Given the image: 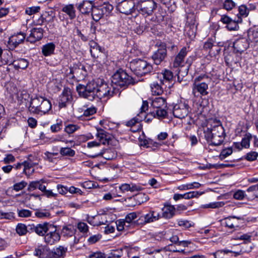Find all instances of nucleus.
Here are the masks:
<instances>
[{
  "label": "nucleus",
  "mask_w": 258,
  "mask_h": 258,
  "mask_svg": "<svg viewBox=\"0 0 258 258\" xmlns=\"http://www.w3.org/2000/svg\"><path fill=\"white\" fill-rule=\"evenodd\" d=\"M106 135L105 134V132L103 130H100V131H98L97 137L99 139V143H100V144H105V142L106 141Z\"/></svg>",
  "instance_id": "62"
},
{
  "label": "nucleus",
  "mask_w": 258,
  "mask_h": 258,
  "mask_svg": "<svg viewBox=\"0 0 258 258\" xmlns=\"http://www.w3.org/2000/svg\"><path fill=\"white\" fill-rule=\"evenodd\" d=\"M178 73L177 79L179 81H181L183 78L185 77L188 72L189 66H181V67H178Z\"/></svg>",
  "instance_id": "39"
},
{
  "label": "nucleus",
  "mask_w": 258,
  "mask_h": 258,
  "mask_svg": "<svg viewBox=\"0 0 258 258\" xmlns=\"http://www.w3.org/2000/svg\"><path fill=\"white\" fill-rule=\"evenodd\" d=\"M189 113V106L186 103H180L174 106L173 114L175 117L182 119Z\"/></svg>",
  "instance_id": "9"
},
{
  "label": "nucleus",
  "mask_w": 258,
  "mask_h": 258,
  "mask_svg": "<svg viewBox=\"0 0 258 258\" xmlns=\"http://www.w3.org/2000/svg\"><path fill=\"white\" fill-rule=\"evenodd\" d=\"M59 153L63 156L72 157L75 155L76 152L71 148L62 147L60 149Z\"/></svg>",
  "instance_id": "43"
},
{
  "label": "nucleus",
  "mask_w": 258,
  "mask_h": 258,
  "mask_svg": "<svg viewBox=\"0 0 258 258\" xmlns=\"http://www.w3.org/2000/svg\"><path fill=\"white\" fill-rule=\"evenodd\" d=\"M77 228L80 232L83 233H86L89 231L88 226L84 222H79L77 224Z\"/></svg>",
  "instance_id": "60"
},
{
  "label": "nucleus",
  "mask_w": 258,
  "mask_h": 258,
  "mask_svg": "<svg viewBox=\"0 0 258 258\" xmlns=\"http://www.w3.org/2000/svg\"><path fill=\"white\" fill-rule=\"evenodd\" d=\"M233 152V150L232 147H228L225 149H223L219 156V158L220 160H223L227 157L231 155Z\"/></svg>",
  "instance_id": "50"
},
{
  "label": "nucleus",
  "mask_w": 258,
  "mask_h": 258,
  "mask_svg": "<svg viewBox=\"0 0 258 258\" xmlns=\"http://www.w3.org/2000/svg\"><path fill=\"white\" fill-rule=\"evenodd\" d=\"M249 14V9L245 5H241L238 8V14L237 17H246Z\"/></svg>",
  "instance_id": "51"
},
{
  "label": "nucleus",
  "mask_w": 258,
  "mask_h": 258,
  "mask_svg": "<svg viewBox=\"0 0 258 258\" xmlns=\"http://www.w3.org/2000/svg\"><path fill=\"white\" fill-rule=\"evenodd\" d=\"M236 6V3L233 0H224L223 7L227 11L232 10Z\"/></svg>",
  "instance_id": "52"
},
{
  "label": "nucleus",
  "mask_w": 258,
  "mask_h": 258,
  "mask_svg": "<svg viewBox=\"0 0 258 258\" xmlns=\"http://www.w3.org/2000/svg\"><path fill=\"white\" fill-rule=\"evenodd\" d=\"M26 38V34L23 32H20L10 37L8 41L9 44L16 48L18 45L23 42Z\"/></svg>",
  "instance_id": "20"
},
{
  "label": "nucleus",
  "mask_w": 258,
  "mask_h": 258,
  "mask_svg": "<svg viewBox=\"0 0 258 258\" xmlns=\"http://www.w3.org/2000/svg\"><path fill=\"white\" fill-rule=\"evenodd\" d=\"M76 90L80 97L91 101L97 99L108 100L119 92V89L115 86L99 79L89 81L86 85L79 84Z\"/></svg>",
  "instance_id": "1"
},
{
  "label": "nucleus",
  "mask_w": 258,
  "mask_h": 258,
  "mask_svg": "<svg viewBox=\"0 0 258 258\" xmlns=\"http://www.w3.org/2000/svg\"><path fill=\"white\" fill-rule=\"evenodd\" d=\"M42 182H43L42 180L30 182L28 185V190L31 191L38 188L41 191H44L45 190L46 186L42 184Z\"/></svg>",
  "instance_id": "32"
},
{
  "label": "nucleus",
  "mask_w": 258,
  "mask_h": 258,
  "mask_svg": "<svg viewBox=\"0 0 258 258\" xmlns=\"http://www.w3.org/2000/svg\"><path fill=\"white\" fill-rule=\"evenodd\" d=\"M167 108H161L156 109L153 111H150V114L153 117H157L159 119L164 118L167 116Z\"/></svg>",
  "instance_id": "28"
},
{
  "label": "nucleus",
  "mask_w": 258,
  "mask_h": 258,
  "mask_svg": "<svg viewBox=\"0 0 258 258\" xmlns=\"http://www.w3.org/2000/svg\"><path fill=\"white\" fill-rule=\"evenodd\" d=\"M68 251V248L62 245L53 248L48 255L49 258H64Z\"/></svg>",
  "instance_id": "19"
},
{
  "label": "nucleus",
  "mask_w": 258,
  "mask_h": 258,
  "mask_svg": "<svg viewBox=\"0 0 258 258\" xmlns=\"http://www.w3.org/2000/svg\"><path fill=\"white\" fill-rule=\"evenodd\" d=\"M258 153L257 152L251 151L246 154L245 159L248 161H253L256 159Z\"/></svg>",
  "instance_id": "61"
},
{
  "label": "nucleus",
  "mask_w": 258,
  "mask_h": 258,
  "mask_svg": "<svg viewBox=\"0 0 258 258\" xmlns=\"http://www.w3.org/2000/svg\"><path fill=\"white\" fill-rule=\"evenodd\" d=\"M17 98L21 103L27 104L30 98V94L26 90L19 91L17 94Z\"/></svg>",
  "instance_id": "38"
},
{
  "label": "nucleus",
  "mask_w": 258,
  "mask_h": 258,
  "mask_svg": "<svg viewBox=\"0 0 258 258\" xmlns=\"http://www.w3.org/2000/svg\"><path fill=\"white\" fill-rule=\"evenodd\" d=\"M60 239L59 233L55 229L53 231L49 232L44 236L45 242L50 245H52L58 242Z\"/></svg>",
  "instance_id": "21"
},
{
  "label": "nucleus",
  "mask_w": 258,
  "mask_h": 258,
  "mask_svg": "<svg viewBox=\"0 0 258 258\" xmlns=\"http://www.w3.org/2000/svg\"><path fill=\"white\" fill-rule=\"evenodd\" d=\"M161 84H162L161 83L159 84L155 82H153L151 84L150 87L152 94L155 95H160L162 94L163 92V89L161 86Z\"/></svg>",
  "instance_id": "37"
},
{
  "label": "nucleus",
  "mask_w": 258,
  "mask_h": 258,
  "mask_svg": "<svg viewBox=\"0 0 258 258\" xmlns=\"http://www.w3.org/2000/svg\"><path fill=\"white\" fill-rule=\"evenodd\" d=\"M242 190L238 189L234 192L233 195L234 199L237 200H243L244 199H247V192Z\"/></svg>",
  "instance_id": "46"
},
{
  "label": "nucleus",
  "mask_w": 258,
  "mask_h": 258,
  "mask_svg": "<svg viewBox=\"0 0 258 258\" xmlns=\"http://www.w3.org/2000/svg\"><path fill=\"white\" fill-rule=\"evenodd\" d=\"M165 238L169 239L171 242L174 243L176 245L179 241V237L176 235H174L172 229L165 232Z\"/></svg>",
  "instance_id": "44"
},
{
  "label": "nucleus",
  "mask_w": 258,
  "mask_h": 258,
  "mask_svg": "<svg viewBox=\"0 0 258 258\" xmlns=\"http://www.w3.org/2000/svg\"><path fill=\"white\" fill-rule=\"evenodd\" d=\"M94 6L93 1H83L76 4V7L79 12L84 15H89L92 11Z\"/></svg>",
  "instance_id": "12"
},
{
  "label": "nucleus",
  "mask_w": 258,
  "mask_h": 258,
  "mask_svg": "<svg viewBox=\"0 0 258 258\" xmlns=\"http://www.w3.org/2000/svg\"><path fill=\"white\" fill-rule=\"evenodd\" d=\"M111 82L114 85L120 87H126L135 83L133 78L122 69H119L113 74Z\"/></svg>",
  "instance_id": "5"
},
{
  "label": "nucleus",
  "mask_w": 258,
  "mask_h": 258,
  "mask_svg": "<svg viewBox=\"0 0 258 258\" xmlns=\"http://www.w3.org/2000/svg\"><path fill=\"white\" fill-rule=\"evenodd\" d=\"M24 168L23 173L27 175H30L34 172L33 167L36 164L30 160L25 161L23 162Z\"/></svg>",
  "instance_id": "33"
},
{
  "label": "nucleus",
  "mask_w": 258,
  "mask_h": 258,
  "mask_svg": "<svg viewBox=\"0 0 258 258\" xmlns=\"http://www.w3.org/2000/svg\"><path fill=\"white\" fill-rule=\"evenodd\" d=\"M43 16H44L45 22L47 23V25H48V26H46L47 29L48 30L54 28V24L52 23L54 22L55 16H50L47 13H46L45 14L43 15Z\"/></svg>",
  "instance_id": "45"
},
{
  "label": "nucleus",
  "mask_w": 258,
  "mask_h": 258,
  "mask_svg": "<svg viewBox=\"0 0 258 258\" xmlns=\"http://www.w3.org/2000/svg\"><path fill=\"white\" fill-rule=\"evenodd\" d=\"M73 99L71 90L68 87L64 88L62 93L59 96L58 106L64 108L71 104Z\"/></svg>",
  "instance_id": "8"
},
{
  "label": "nucleus",
  "mask_w": 258,
  "mask_h": 258,
  "mask_svg": "<svg viewBox=\"0 0 258 258\" xmlns=\"http://www.w3.org/2000/svg\"><path fill=\"white\" fill-rule=\"evenodd\" d=\"M61 11L64 13L70 20H74L76 17V11L74 5L68 4L64 5Z\"/></svg>",
  "instance_id": "25"
},
{
  "label": "nucleus",
  "mask_w": 258,
  "mask_h": 258,
  "mask_svg": "<svg viewBox=\"0 0 258 258\" xmlns=\"http://www.w3.org/2000/svg\"><path fill=\"white\" fill-rule=\"evenodd\" d=\"M119 188L122 193L129 191L131 192L139 191L142 189L141 186L133 183L122 184L119 186Z\"/></svg>",
  "instance_id": "22"
},
{
  "label": "nucleus",
  "mask_w": 258,
  "mask_h": 258,
  "mask_svg": "<svg viewBox=\"0 0 258 258\" xmlns=\"http://www.w3.org/2000/svg\"><path fill=\"white\" fill-rule=\"evenodd\" d=\"M40 10L39 6H33L27 8L25 9V13L28 15H32L38 13Z\"/></svg>",
  "instance_id": "59"
},
{
  "label": "nucleus",
  "mask_w": 258,
  "mask_h": 258,
  "mask_svg": "<svg viewBox=\"0 0 258 258\" xmlns=\"http://www.w3.org/2000/svg\"><path fill=\"white\" fill-rule=\"evenodd\" d=\"M29 65V61L25 58H19L14 60L12 62L9 64V66H13L15 70L19 69L25 70Z\"/></svg>",
  "instance_id": "24"
},
{
  "label": "nucleus",
  "mask_w": 258,
  "mask_h": 258,
  "mask_svg": "<svg viewBox=\"0 0 258 258\" xmlns=\"http://www.w3.org/2000/svg\"><path fill=\"white\" fill-rule=\"evenodd\" d=\"M103 14L105 15H108L113 9L112 5L109 3L104 4L102 6H100Z\"/></svg>",
  "instance_id": "56"
},
{
  "label": "nucleus",
  "mask_w": 258,
  "mask_h": 258,
  "mask_svg": "<svg viewBox=\"0 0 258 258\" xmlns=\"http://www.w3.org/2000/svg\"><path fill=\"white\" fill-rule=\"evenodd\" d=\"M248 40L251 42L258 41V31L256 30H252L248 32Z\"/></svg>",
  "instance_id": "55"
},
{
  "label": "nucleus",
  "mask_w": 258,
  "mask_h": 258,
  "mask_svg": "<svg viewBox=\"0 0 258 258\" xmlns=\"http://www.w3.org/2000/svg\"><path fill=\"white\" fill-rule=\"evenodd\" d=\"M90 53L92 57H98L99 54L101 52V47L96 42L91 41L89 43Z\"/></svg>",
  "instance_id": "31"
},
{
  "label": "nucleus",
  "mask_w": 258,
  "mask_h": 258,
  "mask_svg": "<svg viewBox=\"0 0 258 258\" xmlns=\"http://www.w3.org/2000/svg\"><path fill=\"white\" fill-rule=\"evenodd\" d=\"M18 216L21 218H28L31 216L32 212L27 209H17Z\"/></svg>",
  "instance_id": "49"
},
{
  "label": "nucleus",
  "mask_w": 258,
  "mask_h": 258,
  "mask_svg": "<svg viewBox=\"0 0 258 258\" xmlns=\"http://www.w3.org/2000/svg\"><path fill=\"white\" fill-rule=\"evenodd\" d=\"M156 5L153 0H140L136 9L143 15L149 16L152 14Z\"/></svg>",
  "instance_id": "7"
},
{
  "label": "nucleus",
  "mask_w": 258,
  "mask_h": 258,
  "mask_svg": "<svg viewBox=\"0 0 258 258\" xmlns=\"http://www.w3.org/2000/svg\"><path fill=\"white\" fill-rule=\"evenodd\" d=\"M162 213L161 217L166 219H170L175 215V207L171 205H165L162 209Z\"/></svg>",
  "instance_id": "23"
},
{
  "label": "nucleus",
  "mask_w": 258,
  "mask_h": 258,
  "mask_svg": "<svg viewBox=\"0 0 258 258\" xmlns=\"http://www.w3.org/2000/svg\"><path fill=\"white\" fill-rule=\"evenodd\" d=\"M55 46L52 42L48 43L42 47V53L45 56H50L54 53Z\"/></svg>",
  "instance_id": "30"
},
{
  "label": "nucleus",
  "mask_w": 258,
  "mask_h": 258,
  "mask_svg": "<svg viewBox=\"0 0 258 258\" xmlns=\"http://www.w3.org/2000/svg\"><path fill=\"white\" fill-rule=\"evenodd\" d=\"M44 30L42 28H34L31 30L29 36L27 38V41L31 43L39 41L43 37Z\"/></svg>",
  "instance_id": "17"
},
{
  "label": "nucleus",
  "mask_w": 258,
  "mask_h": 258,
  "mask_svg": "<svg viewBox=\"0 0 258 258\" xmlns=\"http://www.w3.org/2000/svg\"><path fill=\"white\" fill-rule=\"evenodd\" d=\"M229 252L232 253V251L227 249L221 250L214 253V255L215 258H224V255Z\"/></svg>",
  "instance_id": "64"
},
{
  "label": "nucleus",
  "mask_w": 258,
  "mask_h": 258,
  "mask_svg": "<svg viewBox=\"0 0 258 258\" xmlns=\"http://www.w3.org/2000/svg\"><path fill=\"white\" fill-rule=\"evenodd\" d=\"M116 226L118 231H121L127 230L129 226L123 219H120L116 222Z\"/></svg>",
  "instance_id": "54"
},
{
  "label": "nucleus",
  "mask_w": 258,
  "mask_h": 258,
  "mask_svg": "<svg viewBox=\"0 0 258 258\" xmlns=\"http://www.w3.org/2000/svg\"><path fill=\"white\" fill-rule=\"evenodd\" d=\"M97 111V108L92 106L85 109L83 112V115L85 116H90L94 114Z\"/></svg>",
  "instance_id": "63"
},
{
  "label": "nucleus",
  "mask_w": 258,
  "mask_h": 258,
  "mask_svg": "<svg viewBox=\"0 0 258 258\" xmlns=\"http://www.w3.org/2000/svg\"><path fill=\"white\" fill-rule=\"evenodd\" d=\"M242 22V18L239 16L234 20H232L229 22V23L226 25V27L230 31H236L239 28L238 25L239 23H241Z\"/></svg>",
  "instance_id": "34"
},
{
  "label": "nucleus",
  "mask_w": 258,
  "mask_h": 258,
  "mask_svg": "<svg viewBox=\"0 0 258 258\" xmlns=\"http://www.w3.org/2000/svg\"><path fill=\"white\" fill-rule=\"evenodd\" d=\"M99 156H101L104 159L108 160H112L115 157L114 153L109 149H106L103 152L101 151L97 154H96L93 156V157H97Z\"/></svg>",
  "instance_id": "36"
},
{
  "label": "nucleus",
  "mask_w": 258,
  "mask_h": 258,
  "mask_svg": "<svg viewBox=\"0 0 258 258\" xmlns=\"http://www.w3.org/2000/svg\"><path fill=\"white\" fill-rule=\"evenodd\" d=\"M131 70L137 76H143L153 70L152 66L146 61L141 59H134L130 63Z\"/></svg>",
  "instance_id": "4"
},
{
  "label": "nucleus",
  "mask_w": 258,
  "mask_h": 258,
  "mask_svg": "<svg viewBox=\"0 0 258 258\" xmlns=\"http://www.w3.org/2000/svg\"><path fill=\"white\" fill-rule=\"evenodd\" d=\"M243 220L242 217L229 216L224 219V225L231 229H236L240 226L239 221Z\"/></svg>",
  "instance_id": "13"
},
{
  "label": "nucleus",
  "mask_w": 258,
  "mask_h": 258,
  "mask_svg": "<svg viewBox=\"0 0 258 258\" xmlns=\"http://www.w3.org/2000/svg\"><path fill=\"white\" fill-rule=\"evenodd\" d=\"M49 100L42 96H36L31 99L29 111L33 114H45L51 109Z\"/></svg>",
  "instance_id": "3"
},
{
  "label": "nucleus",
  "mask_w": 258,
  "mask_h": 258,
  "mask_svg": "<svg viewBox=\"0 0 258 258\" xmlns=\"http://www.w3.org/2000/svg\"><path fill=\"white\" fill-rule=\"evenodd\" d=\"M29 231L31 232H35L40 236L45 235V234L48 230V224L44 223L43 224H38L37 225H28Z\"/></svg>",
  "instance_id": "15"
},
{
  "label": "nucleus",
  "mask_w": 258,
  "mask_h": 258,
  "mask_svg": "<svg viewBox=\"0 0 258 258\" xmlns=\"http://www.w3.org/2000/svg\"><path fill=\"white\" fill-rule=\"evenodd\" d=\"M160 76L161 77L163 78V79L160 80V83L163 85L168 86V87H169L170 82L172 80L173 77L172 73L169 70H165Z\"/></svg>",
  "instance_id": "26"
},
{
  "label": "nucleus",
  "mask_w": 258,
  "mask_h": 258,
  "mask_svg": "<svg viewBox=\"0 0 258 258\" xmlns=\"http://www.w3.org/2000/svg\"><path fill=\"white\" fill-rule=\"evenodd\" d=\"M161 218V215L155 211H151L146 215L140 216L137 222L141 224L155 222Z\"/></svg>",
  "instance_id": "10"
},
{
  "label": "nucleus",
  "mask_w": 258,
  "mask_h": 258,
  "mask_svg": "<svg viewBox=\"0 0 258 258\" xmlns=\"http://www.w3.org/2000/svg\"><path fill=\"white\" fill-rule=\"evenodd\" d=\"M225 205L224 202H213L208 204H205L202 206L204 208H218L220 207H222Z\"/></svg>",
  "instance_id": "53"
},
{
  "label": "nucleus",
  "mask_w": 258,
  "mask_h": 258,
  "mask_svg": "<svg viewBox=\"0 0 258 258\" xmlns=\"http://www.w3.org/2000/svg\"><path fill=\"white\" fill-rule=\"evenodd\" d=\"M211 82V79L206 75H201L196 77L194 80L193 84V92L199 93L203 96L208 94L207 90L208 85Z\"/></svg>",
  "instance_id": "6"
},
{
  "label": "nucleus",
  "mask_w": 258,
  "mask_h": 258,
  "mask_svg": "<svg viewBox=\"0 0 258 258\" xmlns=\"http://www.w3.org/2000/svg\"><path fill=\"white\" fill-rule=\"evenodd\" d=\"M135 4L133 0H125L117 5L118 10L121 13L129 15L134 11Z\"/></svg>",
  "instance_id": "11"
},
{
  "label": "nucleus",
  "mask_w": 258,
  "mask_h": 258,
  "mask_svg": "<svg viewBox=\"0 0 258 258\" xmlns=\"http://www.w3.org/2000/svg\"><path fill=\"white\" fill-rule=\"evenodd\" d=\"M187 50L186 47H182L178 53L175 56L173 62V67L177 68L178 67L183 66L184 58L187 55Z\"/></svg>",
  "instance_id": "18"
},
{
  "label": "nucleus",
  "mask_w": 258,
  "mask_h": 258,
  "mask_svg": "<svg viewBox=\"0 0 258 258\" xmlns=\"http://www.w3.org/2000/svg\"><path fill=\"white\" fill-rule=\"evenodd\" d=\"M247 200L251 201L258 198V184L251 185L247 188Z\"/></svg>",
  "instance_id": "29"
},
{
  "label": "nucleus",
  "mask_w": 258,
  "mask_h": 258,
  "mask_svg": "<svg viewBox=\"0 0 258 258\" xmlns=\"http://www.w3.org/2000/svg\"><path fill=\"white\" fill-rule=\"evenodd\" d=\"M249 41L245 38L237 39L233 43V46L237 52L241 53L246 50L249 47Z\"/></svg>",
  "instance_id": "14"
},
{
  "label": "nucleus",
  "mask_w": 258,
  "mask_h": 258,
  "mask_svg": "<svg viewBox=\"0 0 258 258\" xmlns=\"http://www.w3.org/2000/svg\"><path fill=\"white\" fill-rule=\"evenodd\" d=\"M138 217L137 212H133L127 214L125 216V218L123 219L124 222L130 227L132 225H135V222L134 221Z\"/></svg>",
  "instance_id": "40"
},
{
  "label": "nucleus",
  "mask_w": 258,
  "mask_h": 258,
  "mask_svg": "<svg viewBox=\"0 0 258 258\" xmlns=\"http://www.w3.org/2000/svg\"><path fill=\"white\" fill-rule=\"evenodd\" d=\"M91 15L93 19L95 21H98L104 15L100 7H96L94 6Z\"/></svg>",
  "instance_id": "35"
},
{
  "label": "nucleus",
  "mask_w": 258,
  "mask_h": 258,
  "mask_svg": "<svg viewBox=\"0 0 258 258\" xmlns=\"http://www.w3.org/2000/svg\"><path fill=\"white\" fill-rule=\"evenodd\" d=\"M151 106L155 109L161 108H167L166 99L163 97H156L151 103Z\"/></svg>",
  "instance_id": "27"
},
{
  "label": "nucleus",
  "mask_w": 258,
  "mask_h": 258,
  "mask_svg": "<svg viewBox=\"0 0 258 258\" xmlns=\"http://www.w3.org/2000/svg\"><path fill=\"white\" fill-rule=\"evenodd\" d=\"M71 73L80 74L81 76L80 77L84 78L87 75V72L86 70L85 67L80 64L78 67V68H74L72 70H71Z\"/></svg>",
  "instance_id": "42"
},
{
  "label": "nucleus",
  "mask_w": 258,
  "mask_h": 258,
  "mask_svg": "<svg viewBox=\"0 0 258 258\" xmlns=\"http://www.w3.org/2000/svg\"><path fill=\"white\" fill-rule=\"evenodd\" d=\"M122 255V251L120 249L111 250L108 256V258H120Z\"/></svg>",
  "instance_id": "58"
},
{
  "label": "nucleus",
  "mask_w": 258,
  "mask_h": 258,
  "mask_svg": "<svg viewBox=\"0 0 258 258\" xmlns=\"http://www.w3.org/2000/svg\"><path fill=\"white\" fill-rule=\"evenodd\" d=\"M16 230L19 235H25L27 232H31L29 231L28 226L26 227L25 224L22 223H19L17 225Z\"/></svg>",
  "instance_id": "47"
},
{
  "label": "nucleus",
  "mask_w": 258,
  "mask_h": 258,
  "mask_svg": "<svg viewBox=\"0 0 258 258\" xmlns=\"http://www.w3.org/2000/svg\"><path fill=\"white\" fill-rule=\"evenodd\" d=\"M167 56V50L166 48L161 47L155 51L152 56L154 63L159 65L165 59Z\"/></svg>",
  "instance_id": "16"
},
{
  "label": "nucleus",
  "mask_w": 258,
  "mask_h": 258,
  "mask_svg": "<svg viewBox=\"0 0 258 258\" xmlns=\"http://www.w3.org/2000/svg\"><path fill=\"white\" fill-rule=\"evenodd\" d=\"M61 234L64 237H71L75 234V229L71 225L63 226L61 230Z\"/></svg>",
  "instance_id": "41"
},
{
  "label": "nucleus",
  "mask_w": 258,
  "mask_h": 258,
  "mask_svg": "<svg viewBox=\"0 0 258 258\" xmlns=\"http://www.w3.org/2000/svg\"><path fill=\"white\" fill-rule=\"evenodd\" d=\"M79 128V126L74 124H69L66 126L64 131L68 134H71Z\"/></svg>",
  "instance_id": "57"
},
{
  "label": "nucleus",
  "mask_w": 258,
  "mask_h": 258,
  "mask_svg": "<svg viewBox=\"0 0 258 258\" xmlns=\"http://www.w3.org/2000/svg\"><path fill=\"white\" fill-rule=\"evenodd\" d=\"M35 215L36 217L42 219L50 217L49 212L46 209L36 210Z\"/></svg>",
  "instance_id": "48"
},
{
  "label": "nucleus",
  "mask_w": 258,
  "mask_h": 258,
  "mask_svg": "<svg viewBox=\"0 0 258 258\" xmlns=\"http://www.w3.org/2000/svg\"><path fill=\"white\" fill-rule=\"evenodd\" d=\"M204 134L205 139L213 146L220 145L226 136L221 121L216 119L211 120L210 126H208L204 130Z\"/></svg>",
  "instance_id": "2"
}]
</instances>
